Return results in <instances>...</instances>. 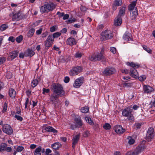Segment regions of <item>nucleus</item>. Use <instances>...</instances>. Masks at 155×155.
Instances as JSON below:
<instances>
[{
	"mask_svg": "<svg viewBox=\"0 0 155 155\" xmlns=\"http://www.w3.org/2000/svg\"><path fill=\"white\" fill-rule=\"evenodd\" d=\"M67 31V29L66 28H63L61 31V32L63 33H65Z\"/></svg>",
	"mask_w": 155,
	"mask_h": 155,
	"instance_id": "64",
	"label": "nucleus"
},
{
	"mask_svg": "<svg viewBox=\"0 0 155 155\" xmlns=\"http://www.w3.org/2000/svg\"><path fill=\"white\" fill-rule=\"evenodd\" d=\"M69 17V15L68 14H66L65 15H64V16H63V19L64 20H66L68 19Z\"/></svg>",
	"mask_w": 155,
	"mask_h": 155,
	"instance_id": "61",
	"label": "nucleus"
},
{
	"mask_svg": "<svg viewBox=\"0 0 155 155\" xmlns=\"http://www.w3.org/2000/svg\"><path fill=\"white\" fill-rule=\"evenodd\" d=\"M8 40L10 41H11L12 42H13L15 41V39L14 37L12 36H10Z\"/></svg>",
	"mask_w": 155,
	"mask_h": 155,
	"instance_id": "58",
	"label": "nucleus"
},
{
	"mask_svg": "<svg viewBox=\"0 0 155 155\" xmlns=\"http://www.w3.org/2000/svg\"><path fill=\"white\" fill-rule=\"evenodd\" d=\"M6 60L5 57H2L0 55V64H3Z\"/></svg>",
	"mask_w": 155,
	"mask_h": 155,
	"instance_id": "43",
	"label": "nucleus"
},
{
	"mask_svg": "<svg viewBox=\"0 0 155 155\" xmlns=\"http://www.w3.org/2000/svg\"><path fill=\"white\" fill-rule=\"evenodd\" d=\"M28 56L30 57L32 56L34 54L35 52L32 50L28 49Z\"/></svg>",
	"mask_w": 155,
	"mask_h": 155,
	"instance_id": "39",
	"label": "nucleus"
},
{
	"mask_svg": "<svg viewBox=\"0 0 155 155\" xmlns=\"http://www.w3.org/2000/svg\"><path fill=\"white\" fill-rule=\"evenodd\" d=\"M114 4L118 6H120L122 4V1L121 0H115Z\"/></svg>",
	"mask_w": 155,
	"mask_h": 155,
	"instance_id": "35",
	"label": "nucleus"
},
{
	"mask_svg": "<svg viewBox=\"0 0 155 155\" xmlns=\"http://www.w3.org/2000/svg\"><path fill=\"white\" fill-rule=\"evenodd\" d=\"M114 130L117 133L119 134H123L125 131V129L123 128L120 125L115 126L114 127Z\"/></svg>",
	"mask_w": 155,
	"mask_h": 155,
	"instance_id": "13",
	"label": "nucleus"
},
{
	"mask_svg": "<svg viewBox=\"0 0 155 155\" xmlns=\"http://www.w3.org/2000/svg\"><path fill=\"white\" fill-rule=\"evenodd\" d=\"M84 79L83 77H81L76 79L73 85V87L75 88H79L82 84Z\"/></svg>",
	"mask_w": 155,
	"mask_h": 155,
	"instance_id": "10",
	"label": "nucleus"
},
{
	"mask_svg": "<svg viewBox=\"0 0 155 155\" xmlns=\"http://www.w3.org/2000/svg\"><path fill=\"white\" fill-rule=\"evenodd\" d=\"M7 147V144L2 143L0 144V152L5 151L6 147Z\"/></svg>",
	"mask_w": 155,
	"mask_h": 155,
	"instance_id": "28",
	"label": "nucleus"
},
{
	"mask_svg": "<svg viewBox=\"0 0 155 155\" xmlns=\"http://www.w3.org/2000/svg\"><path fill=\"white\" fill-rule=\"evenodd\" d=\"M126 155H137L134 152L129 151L127 152Z\"/></svg>",
	"mask_w": 155,
	"mask_h": 155,
	"instance_id": "54",
	"label": "nucleus"
},
{
	"mask_svg": "<svg viewBox=\"0 0 155 155\" xmlns=\"http://www.w3.org/2000/svg\"><path fill=\"white\" fill-rule=\"evenodd\" d=\"M56 30V28L54 26H53L50 28V31L51 32H53Z\"/></svg>",
	"mask_w": 155,
	"mask_h": 155,
	"instance_id": "56",
	"label": "nucleus"
},
{
	"mask_svg": "<svg viewBox=\"0 0 155 155\" xmlns=\"http://www.w3.org/2000/svg\"><path fill=\"white\" fill-rule=\"evenodd\" d=\"M131 34L127 31L124 34L123 38L124 39L127 41L132 40V37Z\"/></svg>",
	"mask_w": 155,
	"mask_h": 155,
	"instance_id": "17",
	"label": "nucleus"
},
{
	"mask_svg": "<svg viewBox=\"0 0 155 155\" xmlns=\"http://www.w3.org/2000/svg\"><path fill=\"white\" fill-rule=\"evenodd\" d=\"M89 134V132L88 131H86L84 133L83 135V137H87L88 136Z\"/></svg>",
	"mask_w": 155,
	"mask_h": 155,
	"instance_id": "55",
	"label": "nucleus"
},
{
	"mask_svg": "<svg viewBox=\"0 0 155 155\" xmlns=\"http://www.w3.org/2000/svg\"><path fill=\"white\" fill-rule=\"evenodd\" d=\"M127 139L129 140L128 141V143L130 144H133L135 140L134 139L130 137L127 138Z\"/></svg>",
	"mask_w": 155,
	"mask_h": 155,
	"instance_id": "41",
	"label": "nucleus"
},
{
	"mask_svg": "<svg viewBox=\"0 0 155 155\" xmlns=\"http://www.w3.org/2000/svg\"><path fill=\"white\" fill-rule=\"evenodd\" d=\"M154 136V130L153 127H150L148 130L146 136V140L151 141Z\"/></svg>",
	"mask_w": 155,
	"mask_h": 155,
	"instance_id": "9",
	"label": "nucleus"
},
{
	"mask_svg": "<svg viewBox=\"0 0 155 155\" xmlns=\"http://www.w3.org/2000/svg\"><path fill=\"white\" fill-rule=\"evenodd\" d=\"M122 20L121 17L117 16L114 20V25L117 26L120 25L122 23Z\"/></svg>",
	"mask_w": 155,
	"mask_h": 155,
	"instance_id": "20",
	"label": "nucleus"
},
{
	"mask_svg": "<svg viewBox=\"0 0 155 155\" xmlns=\"http://www.w3.org/2000/svg\"><path fill=\"white\" fill-rule=\"evenodd\" d=\"M8 107V104L6 103H5L4 104L3 111V112H6Z\"/></svg>",
	"mask_w": 155,
	"mask_h": 155,
	"instance_id": "47",
	"label": "nucleus"
},
{
	"mask_svg": "<svg viewBox=\"0 0 155 155\" xmlns=\"http://www.w3.org/2000/svg\"><path fill=\"white\" fill-rule=\"evenodd\" d=\"M51 89L53 91V94L50 97V101L54 107H56L61 104L58 97L64 96L65 92L62 86L58 83L52 84L51 86Z\"/></svg>",
	"mask_w": 155,
	"mask_h": 155,
	"instance_id": "1",
	"label": "nucleus"
},
{
	"mask_svg": "<svg viewBox=\"0 0 155 155\" xmlns=\"http://www.w3.org/2000/svg\"><path fill=\"white\" fill-rule=\"evenodd\" d=\"M12 150V149L11 147H6L5 151H6L7 152H10Z\"/></svg>",
	"mask_w": 155,
	"mask_h": 155,
	"instance_id": "57",
	"label": "nucleus"
},
{
	"mask_svg": "<svg viewBox=\"0 0 155 155\" xmlns=\"http://www.w3.org/2000/svg\"><path fill=\"white\" fill-rule=\"evenodd\" d=\"M103 127L105 130H109L111 128V126L110 124L107 123L104 125Z\"/></svg>",
	"mask_w": 155,
	"mask_h": 155,
	"instance_id": "38",
	"label": "nucleus"
},
{
	"mask_svg": "<svg viewBox=\"0 0 155 155\" xmlns=\"http://www.w3.org/2000/svg\"><path fill=\"white\" fill-rule=\"evenodd\" d=\"M42 31V28H40L39 30H37L36 31V34L37 35H39L41 33Z\"/></svg>",
	"mask_w": 155,
	"mask_h": 155,
	"instance_id": "60",
	"label": "nucleus"
},
{
	"mask_svg": "<svg viewBox=\"0 0 155 155\" xmlns=\"http://www.w3.org/2000/svg\"><path fill=\"white\" fill-rule=\"evenodd\" d=\"M45 130L49 132H52L54 133H56L57 132V130L54 129L52 127L48 126L46 127L45 128Z\"/></svg>",
	"mask_w": 155,
	"mask_h": 155,
	"instance_id": "22",
	"label": "nucleus"
},
{
	"mask_svg": "<svg viewBox=\"0 0 155 155\" xmlns=\"http://www.w3.org/2000/svg\"><path fill=\"white\" fill-rule=\"evenodd\" d=\"M80 137V134L75 135L73 137L72 140V142L74 143H77Z\"/></svg>",
	"mask_w": 155,
	"mask_h": 155,
	"instance_id": "26",
	"label": "nucleus"
},
{
	"mask_svg": "<svg viewBox=\"0 0 155 155\" xmlns=\"http://www.w3.org/2000/svg\"><path fill=\"white\" fill-rule=\"evenodd\" d=\"M61 35V33L59 32H56L53 34L52 35L54 38H58Z\"/></svg>",
	"mask_w": 155,
	"mask_h": 155,
	"instance_id": "40",
	"label": "nucleus"
},
{
	"mask_svg": "<svg viewBox=\"0 0 155 155\" xmlns=\"http://www.w3.org/2000/svg\"><path fill=\"white\" fill-rule=\"evenodd\" d=\"M136 4V1H133L131 2L128 6V10L131 11H134V9L136 8L135 6Z\"/></svg>",
	"mask_w": 155,
	"mask_h": 155,
	"instance_id": "23",
	"label": "nucleus"
},
{
	"mask_svg": "<svg viewBox=\"0 0 155 155\" xmlns=\"http://www.w3.org/2000/svg\"><path fill=\"white\" fill-rule=\"evenodd\" d=\"M138 15L137 8H136L134 11H131L130 13V17L132 21H135L136 19V17Z\"/></svg>",
	"mask_w": 155,
	"mask_h": 155,
	"instance_id": "14",
	"label": "nucleus"
},
{
	"mask_svg": "<svg viewBox=\"0 0 155 155\" xmlns=\"http://www.w3.org/2000/svg\"><path fill=\"white\" fill-rule=\"evenodd\" d=\"M41 147L39 146L35 150L34 152V155H41Z\"/></svg>",
	"mask_w": 155,
	"mask_h": 155,
	"instance_id": "27",
	"label": "nucleus"
},
{
	"mask_svg": "<svg viewBox=\"0 0 155 155\" xmlns=\"http://www.w3.org/2000/svg\"><path fill=\"white\" fill-rule=\"evenodd\" d=\"M35 30L34 28H32L31 29L28 31L27 33V36L28 37H32L35 32Z\"/></svg>",
	"mask_w": 155,
	"mask_h": 155,
	"instance_id": "29",
	"label": "nucleus"
},
{
	"mask_svg": "<svg viewBox=\"0 0 155 155\" xmlns=\"http://www.w3.org/2000/svg\"><path fill=\"white\" fill-rule=\"evenodd\" d=\"M45 49H48L49 47L52 45L53 42L46 40L45 41Z\"/></svg>",
	"mask_w": 155,
	"mask_h": 155,
	"instance_id": "30",
	"label": "nucleus"
},
{
	"mask_svg": "<svg viewBox=\"0 0 155 155\" xmlns=\"http://www.w3.org/2000/svg\"><path fill=\"white\" fill-rule=\"evenodd\" d=\"M101 39L103 41L111 39L114 36L112 32L108 30L103 31L101 33Z\"/></svg>",
	"mask_w": 155,
	"mask_h": 155,
	"instance_id": "6",
	"label": "nucleus"
},
{
	"mask_svg": "<svg viewBox=\"0 0 155 155\" xmlns=\"http://www.w3.org/2000/svg\"><path fill=\"white\" fill-rule=\"evenodd\" d=\"M24 149V148L22 146H18L16 149V151L17 152L21 151Z\"/></svg>",
	"mask_w": 155,
	"mask_h": 155,
	"instance_id": "46",
	"label": "nucleus"
},
{
	"mask_svg": "<svg viewBox=\"0 0 155 155\" xmlns=\"http://www.w3.org/2000/svg\"><path fill=\"white\" fill-rule=\"evenodd\" d=\"M89 58L91 61H94L101 60L102 62H104L106 60L104 55L99 53L93 54Z\"/></svg>",
	"mask_w": 155,
	"mask_h": 155,
	"instance_id": "3",
	"label": "nucleus"
},
{
	"mask_svg": "<svg viewBox=\"0 0 155 155\" xmlns=\"http://www.w3.org/2000/svg\"><path fill=\"white\" fill-rule=\"evenodd\" d=\"M2 130L4 132L8 135H11L13 132V130L11 127L8 124H5L3 126Z\"/></svg>",
	"mask_w": 155,
	"mask_h": 155,
	"instance_id": "11",
	"label": "nucleus"
},
{
	"mask_svg": "<svg viewBox=\"0 0 155 155\" xmlns=\"http://www.w3.org/2000/svg\"><path fill=\"white\" fill-rule=\"evenodd\" d=\"M9 94L11 97L14 98L16 95V92L14 89L12 88H10L9 90Z\"/></svg>",
	"mask_w": 155,
	"mask_h": 155,
	"instance_id": "24",
	"label": "nucleus"
},
{
	"mask_svg": "<svg viewBox=\"0 0 155 155\" xmlns=\"http://www.w3.org/2000/svg\"><path fill=\"white\" fill-rule=\"evenodd\" d=\"M8 28V26L6 24H3L2 25L0 26V30L2 31H3Z\"/></svg>",
	"mask_w": 155,
	"mask_h": 155,
	"instance_id": "36",
	"label": "nucleus"
},
{
	"mask_svg": "<svg viewBox=\"0 0 155 155\" xmlns=\"http://www.w3.org/2000/svg\"><path fill=\"white\" fill-rule=\"evenodd\" d=\"M143 90L144 92L147 93H149L154 91V89L148 85H144Z\"/></svg>",
	"mask_w": 155,
	"mask_h": 155,
	"instance_id": "18",
	"label": "nucleus"
},
{
	"mask_svg": "<svg viewBox=\"0 0 155 155\" xmlns=\"http://www.w3.org/2000/svg\"><path fill=\"white\" fill-rule=\"evenodd\" d=\"M23 36L22 35H20L18 37L16 38V40L17 42L18 43H20L21 41L22 40Z\"/></svg>",
	"mask_w": 155,
	"mask_h": 155,
	"instance_id": "44",
	"label": "nucleus"
},
{
	"mask_svg": "<svg viewBox=\"0 0 155 155\" xmlns=\"http://www.w3.org/2000/svg\"><path fill=\"white\" fill-rule=\"evenodd\" d=\"M19 13H17L13 15L12 20L13 21H17L20 19Z\"/></svg>",
	"mask_w": 155,
	"mask_h": 155,
	"instance_id": "31",
	"label": "nucleus"
},
{
	"mask_svg": "<svg viewBox=\"0 0 155 155\" xmlns=\"http://www.w3.org/2000/svg\"><path fill=\"white\" fill-rule=\"evenodd\" d=\"M42 94H45V93H48L50 92V89H46L43 88V89Z\"/></svg>",
	"mask_w": 155,
	"mask_h": 155,
	"instance_id": "49",
	"label": "nucleus"
},
{
	"mask_svg": "<svg viewBox=\"0 0 155 155\" xmlns=\"http://www.w3.org/2000/svg\"><path fill=\"white\" fill-rule=\"evenodd\" d=\"M81 111L84 113H86L89 111V108L87 106H85L81 108Z\"/></svg>",
	"mask_w": 155,
	"mask_h": 155,
	"instance_id": "33",
	"label": "nucleus"
},
{
	"mask_svg": "<svg viewBox=\"0 0 155 155\" xmlns=\"http://www.w3.org/2000/svg\"><path fill=\"white\" fill-rule=\"evenodd\" d=\"M110 50L112 52L113 54L116 53V49L114 47H110Z\"/></svg>",
	"mask_w": 155,
	"mask_h": 155,
	"instance_id": "53",
	"label": "nucleus"
},
{
	"mask_svg": "<svg viewBox=\"0 0 155 155\" xmlns=\"http://www.w3.org/2000/svg\"><path fill=\"white\" fill-rule=\"evenodd\" d=\"M129 65L132 67L130 69V75L134 78H138L139 77L138 74L135 68H138L140 66L139 65L136 64L133 62L129 63Z\"/></svg>",
	"mask_w": 155,
	"mask_h": 155,
	"instance_id": "4",
	"label": "nucleus"
},
{
	"mask_svg": "<svg viewBox=\"0 0 155 155\" xmlns=\"http://www.w3.org/2000/svg\"><path fill=\"white\" fill-rule=\"evenodd\" d=\"M56 15H58L59 17L61 18L62 17H63L64 15V12H58Z\"/></svg>",
	"mask_w": 155,
	"mask_h": 155,
	"instance_id": "48",
	"label": "nucleus"
},
{
	"mask_svg": "<svg viewBox=\"0 0 155 155\" xmlns=\"http://www.w3.org/2000/svg\"><path fill=\"white\" fill-rule=\"evenodd\" d=\"M132 110L130 108L128 107L126 108L123 110L122 115L124 117H127L128 120L133 121L134 120V118L132 114Z\"/></svg>",
	"mask_w": 155,
	"mask_h": 155,
	"instance_id": "5",
	"label": "nucleus"
},
{
	"mask_svg": "<svg viewBox=\"0 0 155 155\" xmlns=\"http://www.w3.org/2000/svg\"><path fill=\"white\" fill-rule=\"evenodd\" d=\"M36 147V145L34 144H32L30 145V148L31 149H34Z\"/></svg>",
	"mask_w": 155,
	"mask_h": 155,
	"instance_id": "63",
	"label": "nucleus"
},
{
	"mask_svg": "<svg viewBox=\"0 0 155 155\" xmlns=\"http://www.w3.org/2000/svg\"><path fill=\"white\" fill-rule=\"evenodd\" d=\"M145 147L144 145L138 146L135 150V153L137 155L143 151L145 149Z\"/></svg>",
	"mask_w": 155,
	"mask_h": 155,
	"instance_id": "21",
	"label": "nucleus"
},
{
	"mask_svg": "<svg viewBox=\"0 0 155 155\" xmlns=\"http://www.w3.org/2000/svg\"><path fill=\"white\" fill-rule=\"evenodd\" d=\"M64 81L65 83H68L70 81V78L68 76L65 77L64 79Z\"/></svg>",
	"mask_w": 155,
	"mask_h": 155,
	"instance_id": "51",
	"label": "nucleus"
},
{
	"mask_svg": "<svg viewBox=\"0 0 155 155\" xmlns=\"http://www.w3.org/2000/svg\"><path fill=\"white\" fill-rule=\"evenodd\" d=\"M126 6L124 5L119 8V11L117 16L121 17L124 15L126 11Z\"/></svg>",
	"mask_w": 155,
	"mask_h": 155,
	"instance_id": "15",
	"label": "nucleus"
},
{
	"mask_svg": "<svg viewBox=\"0 0 155 155\" xmlns=\"http://www.w3.org/2000/svg\"><path fill=\"white\" fill-rule=\"evenodd\" d=\"M54 38L52 34H51L49 35L46 40L53 42L54 41Z\"/></svg>",
	"mask_w": 155,
	"mask_h": 155,
	"instance_id": "37",
	"label": "nucleus"
},
{
	"mask_svg": "<svg viewBox=\"0 0 155 155\" xmlns=\"http://www.w3.org/2000/svg\"><path fill=\"white\" fill-rule=\"evenodd\" d=\"M66 42L68 45L71 46L75 45L76 43L75 39L72 37L68 38L67 39Z\"/></svg>",
	"mask_w": 155,
	"mask_h": 155,
	"instance_id": "16",
	"label": "nucleus"
},
{
	"mask_svg": "<svg viewBox=\"0 0 155 155\" xmlns=\"http://www.w3.org/2000/svg\"><path fill=\"white\" fill-rule=\"evenodd\" d=\"M81 68L77 66L73 68L69 72V74L72 76L76 75L81 71Z\"/></svg>",
	"mask_w": 155,
	"mask_h": 155,
	"instance_id": "12",
	"label": "nucleus"
},
{
	"mask_svg": "<svg viewBox=\"0 0 155 155\" xmlns=\"http://www.w3.org/2000/svg\"><path fill=\"white\" fill-rule=\"evenodd\" d=\"M61 144L59 142H56L51 145L52 148L54 150H58L61 147Z\"/></svg>",
	"mask_w": 155,
	"mask_h": 155,
	"instance_id": "25",
	"label": "nucleus"
},
{
	"mask_svg": "<svg viewBox=\"0 0 155 155\" xmlns=\"http://www.w3.org/2000/svg\"><path fill=\"white\" fill-rule=\"evenodd\" d=\"M12 115L13 116H14V117L16 118L18 120H19L20 121H22L23 119V118L21 117V116H18V115H15L14 116V114H15V112H12Z\"/></svg>",
	"mask_w": 155,
	"mask_h": 155,
	"instance_id": "32",
	"label": "nucleus"
},
{
	"mask_svg": "<svg viewBox=\"0 0 155 155\" xmlns=\"http://www.w3.org/2000/svg\"><path fill=\"white\" fill-rule=\"evenodd\" d=\"M51 152V150L49 149H47L46 150L45 154H50V153Z\"/></svg>",
	"mask_w": 155,
	"mask_h": 155,
	"instance_id": "59",
	"label": "nucleus"
},
{
	"mask_svg": "<svg viewBox=\"0 0 155 155\" xmlns=\"http://www.w3.org/2000/svg\"><path fill=\"white\" fill-rule=\"evenodd\" d=\"M48 33L47 31L45 32V33H43L42 35V38H45L46 37L47 35H48Z\"/></svg>",
	"mask_w": 155,
	"mask_h": 155,
	"instance_id": "62",
	"label": "nucleus"
},
{
	"mask_svg": "<svg viewBox=\"0 0 155 155\" xmlns=\"http://www.w3.org/2000/svg\"><path fill=\"white\" fill-rule=\"evenodd\" d=\"M116 72L115 69L112 67H107L102 71L101 75L104 76H108L114 74Z\"/></svg>",
	"mask_w": 155,
	"mask_h": 155,
	"instance_id": "7",
	"label": "nucleus"
},
{
	"mask_svg": "<svg viewBox=\"0 0 155 155\" xmlns=\"http://www.w3.org/2000/svg\"><path fill=\"white\" fill-rule=\"evenodd\" d=\"M82 56V54L81 53L79 52H77L75 54V57L76 58H81Z\"/></svg>",
	"mask_w": 155,
	"mask_h": 155,
	"instance_id": "50",
	"label": "nucleus"
},
{
	"mask_svg": "<svg viewBox=\"0 0 155 155\" xmlns=\"http://www.w3.org/2000/svg\"><path fill=\"white\" fill-rule=\"evenodd\" d=\"M18 51H15L10 52L9 54V57L11 60H12L17 57L18 55Z\"/></svg>",
	"mask_w": 155,
	"mask_h": 155,
	"instance_id": "19",
	"label": "nucleus"
},
{
	"mask_svg": "<svg viewBox=\"0 0 155 155\" xmlns=\"http://www.w3.org/2000/svg\"><path fill=\"white\" fill-rule=\"evenodd\" d=\"M55 7V5L53 3H45L40 7V11L42 13H47L49 11H52Z\"/></svg>",
	"mask_w": 155,
	"mask_h": 155,
	"instance_id": "2",
	"label": "nucleus"
},
{
	"mask_svg": "<svg viewBox=\"0 0 155 155\" xmlns=\"http://www.w3.org/2000/svg\"><path fill=\"white\" fill-rule=\"evenodd\" d=\"M138 78L139 80L141 81H143L146 79V77L145 75H142Z\"/></svg>",
	"mask_w": 155,
	"mask_h": 155,
	"instance_id": "52",
	"label": "nucleus"
},
{
	"mask_svg": "<svg viewBox=\"0 0 155 155\" xmlns=\"http://www.w3.org/2000/svg\"><path fill=\"white\" fill-rule=\"evenodd\" d=\"M38 83V81L37 80H34L31 82V86L33 88L37 85Z\"/></svg>",
	"mask_w": 155,
	"mask_h": 155,
	"instance_id": "34",
	"label": "nucleus"
},
{
	"mask_svg": "<svg viewBox=\"0 0 155 155\" xmlns=\"http://www.w3.org/2000/svg\"><path fill=\"white\" fill-rule=\"evenodd\" d=\"M143 48L144 50L146 51L148 53H151L152 52V50L146 45H143Z\"/></svg>",
	"mask_w": 155,
	"mask_h": 155,
	"instance_id": "42",
	"label": "nucleus"
},
{
	"mask_svg": "<svg viewBox=\"0 0 155 155\" xmlns=\"http://www.w3.org/2000/svg\"><path fill=\"white\" fill-rule=\"evenodd\" d=\"M141 123H135L134 126L135 128H137V129H139L141 127Z\"/></svg>",
	"mask_w": 155,
	"mask_h": 155,
	"instance_id": "45",
	"label": "nucleus"
},
{
	"mask_svg": "<svg viewBox=\"0 0 155 155\" xmlns=\"http://www.w3.org/2000/svg\"><path fill=\"white\" fill-rule=\"evenodd\" d=\"M74 125L72 124L70 128L72 130H74L77 128H80L84 124L83 123L80 117L75 118L74 120Z\"/></svg>",
	"mask_w": 155,
	"mask_h": 155,
	"instance_id": "8",
	"label": "nucleus"
}]
</instances>
